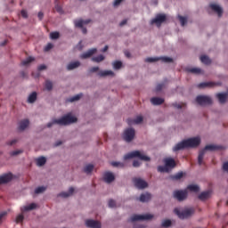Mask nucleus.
I'll return each instance as SVG.
<instances>
[{
  "mask_svg": "<svg viewBox=\"0 0 228 228\" xmlns=\"http://www.w3.org/2000/svg\"><path fill=\"white\" fill-rule=\"evenodd\" d=\"M29 126L28 119H23L19 123V131H24Z\"/></svg>",
  "mask_w": 228,
  "mask_h": 228,
  "instance_id": "obj_21",
  "label": "nucleus"
},
{
  "mask_svg": "<svg viewBox=\"0 0 228 228\" xmlns=\"http://www.w3.org/2000/svg\"><path fill=\"white\" fill-rule=\"evenodd\" d=\"M200 61L201 63H204L205 65H209L211 63V59L206 55L200 56Z\"/></svg>",
  "mask_w": 228,
  "mask_h": 228,
  "instance_id": "obj_35",
  "label": "nucleus"
},
{
  "mask_svg": "<svg viewBox=\"0 0 228 228\" xmlns=\"http://www.w3.org/2000/svg\"><path fill=\"white\" fill-rule=\"evenodd\" d=\"M21 17H23V19H28V12H26V10L21 11Z\"/></svg>",
  "mask_w": 228,
  "mask_h": 228,
  "instance_id": "obj_56",
  "label": "nucleus"
},
{
  "mask_svg": "<svg viewBox=\"0 0 228 228\" xmlns=\"http://www.w3.org/2000/svg\"><path fill=\"white\" fill-rule=\"evenodd\" d=\"M134 134H135V132L134 128H127L124 132L123 138L125 142H133V140L134 139Z\"/></svg>",
  "mask_w": 228,
  "mask_h": 228,
  "instance_id": "obj_12",
  "label": "nucleus"
},
{
  "mask_svg": "<svg viewBox=\"0 0 228 228\" xmlns=\"http://www.w3.org/2000/svg\"><path fill=\"white\" fill-rule=\"evenodd\" d=\"M50 38L52 40H58V38H60V32H52L50 33Z\"/></svg>",
  "mask_w": 228,
  "mask_h": 228,
  "instance_id": "obj_45",
  "label": "nucleus"
},
{
  "mask_svg": "<svg viewBox=\"0 0 228 228\" xmlns=\"http://www.w3.org/2000/svg\"><path fill=\"white\" fill-rule=\"evenodd\" d=\"M93 171H94V165H92V164H88L84 168V172L86 174H92Z\"/></svg>",
  "mask_w": 228,
  "mask_h": 228,
  "instance_id": "obj_38",
  "label": "nucleus"
},
{
  "mask_svg": "<svg viewBox=\"0 0 228 228\" xmlns=\"http://www.w3.org/2000/svg\"><path fill=\"white\" fill-rule=\"evenodd\" d=\"M122 1H124V0H115L114 1V6H118L119 4H120V3H122Z\"/></svg>",
  "mask_w": 228,
  "mask_h": 228,
  "instance_id": "obj_62",
  "label": "nucleus"
},
{
  "mask_svg": "<svg viewBox=\"0 0 228 228\" xmlns=\"http://www.w3.org/2000/svg\"><path fill=\"white\" fill-rule=\"evenodd\" d=\"M173 197L179 202L186 200L188 199V190H177L173 192Z\"/></svg>",
  "mask_w": 228,
  "mask_h": 228,
  "instance_id": "obj_6",
  "label": "nucleus"
},
{
  "mask_svg": "<svg viewBox=\"0 0 228 228\" xmlns=\"http://www.w3.org/2000/svg\"><path fill=\"white\" fill-rule=\"evenodd\" d=\"M142 122H143V117L142 116H137L134 119L133 118L127 119L128 126H133V124H142Z\"/></svg>",
  "mask_w": 228,
  "mask_h": 228,
  "instance_id": "obj_19",
  "label": "nucleus"
},
{
  "mask_svg": "<svg viewBox=\"0 0 228 228\" xmlns=\"http://www.w3.org/2000/svg\"><path fill=\"white\" fill-rule=\"evenodd\" d=\"M17 142H19V140L12 139V141L7 142V145H15V143H17Z\"/></svg>",
  "mask_w": 228,
  "mask_h": 228,
  "instance_id": "obj_55",
  "label": "nucleus"
},
{
  "mask_svg": "<svg viewBox=\"0 0 228 228\" xmlns=\"http://www.w3.org/2000/svg\"><path fill=\"white\" fill-rule=\"evenodd\" d=\"M144 61H146V63H154V61H159V57H148L144 60Z\"/></svg>",
  "mask_w": 228,
  "mask_h": 228,
  "instance_id": "obj_42",
  "label": "nucleus"
},
{
  "mask_svg": "<svg viewBox=\"0 0 228 228\" xmlns=\"http://www.w3.org/2000/svg\"><path fill=\"white\" fill-rule=\"evenodd\" d=\"M133 183L134 184L135 188H138L139 190H144V188H147L149 186V183L145 182L142 178H133Z\"/></svg>",
  "mask_w": 228,
  "mask_h": 228,
  "instance_id": "obj_11",
  "label": "nucleus"
},
{
  "mask_svg": "<svg viewBox=\"0 0 228 228\" xmlns=\"http://www.w3.org/2000/svg\"><path fill=\"white\" fill-rule=\"evenodd\" d=\"M22 150H17L10 152V156H19V154H22Z\"/></svg>",
  "mask_w": 228,
  "mask_h": 228,
  "instance_id": "obj_50",
  "label": "nucleus"
},
{
  "mask_svg": "<svg viewBox=\"0 0 228 228\" xmlns=\"http://www.w3.org/2000/svg\"><path fill=\"white\" fill-rule=\"evenodd\" d=\"M152 218H154V216L151 214L133 215L130 217V222H143V220H152Z\"/></svg>",
  "mask_w": 228,
  "mask_h": 228,
  "instance_id": "obj_8",
  "label": "nucleus"
},
{
  "mask_svg": "<svg viewBox=\"0 0 228 228\" xmlns=\"http://www.w3.org/2000/svg\"><path fill=\"white\" fill-rule=\"evenodd\" d=\"M55 10L61 15L63 14V8L60 5V1H55Z\"/></svg>",
  "mask_w": 228,
  "mask_h": 228,
  "instance_id": "obj_36",
  "label": "nucleus"
},
{
  "mask_svg": "<svg viewBox=\"0 0 228 228\" xmlns=\"http://www.w3.org/2000/svg\"><path fill=\"white\" fill-rule=\"evenodd\" d=\"M133 158H138L142 161H151V158L142 153L140 151H134L124 156L125 160L133 159Z\"/></svg>",
  "mask_w": 228,
  "mask_h": 228,
  "instance_id": "obj_4",
  "label": "nucleus"
},
{
  "mask_svg": "<svg viewBox=\"0 0 228 228\" xmlns=\"http://www.w3.org/2000/svg\"><path fill=\"white\" fill-rule=\"evenodd\" d=\"M167 20V15L163 13H159L156 15L154 19L151 20V24H156L158 28L163 24Z\"/></svg>",
  "mask_w": 228,
  "mask_h": 228,
  "instance_id": "obj_9",
  "label": "nucleus"
},
{
  "mask_svg": "<svg viewBox=\"0 0 228 228\" xmlns=\"http://www.w3.org/2000/svg\"><path fill=\"white\" fill-rule=\"evenodd\" d=\"M164 163L166 165V167H167V168L169 170H172V168H175L176 167V163H175V160L172 158H167L164 159Z\"/></svg>",
  "mask_w": 228,
  "mask_h": 228,
  "instance_id": "obj_17",
  "label": "nucleus"
},
{
  "mask_svg": "<svg viewBox=\"0 0 228 228\" xmlns=\"http://www.w3.org/2000/svg\"><path fill=\"white\" fill-rule=\"evenodd\" d=\"M81 97H83L82 94H77V95L69 98L68 101H69V102H75V101H79V99H81Z\"/></svg>",
  "mask_w": 228,
  "mask_h": 228,
  "instance_id": "obj_43",
  "label": "nucleus"
},
{
  "mask_svg": "<svg viewBox=\"0 0 228 228\" xmlns=\"http://www.w3.org/2000/svg\"><path fill=\"white\" fill-rule=\"evenodd\" d=\"M33 209H37V204L36 203H31L28 206H24L23 208H21V211H33Z\"/></svg>",
  "mask_w": 228,
  "mask_h": 228,
  "instance_id": "obj_27",
  "label": "nucleus"
},
{
  "mask_svg": "<svg viewBox=\"0 0 228 228\" xmlns=\"http://www.w3.org/2000/svg\"><path fill=\"white\" fill-rule=\"evenodd\" d=\"M77 122V118L71 116V114H67L60 119H54L53 122L47 124V127H53V124H59V126H69V124H74Z\"/></svg>",
  "mask_w": 228,
  "mask_h": 228,
  "instance_id": "obj_2",
  "label": "nucleus"
},
{
  "mask_svg": "<svg viewBox=\"0 0 228 228\" xmlns=\"http://www.w3.org/2000/svg\"><path fill=\"white\" fill-rule=\"evenodd\" d=\"M112 67L115 70H119V69H122V61H116L112 63Z\"/></svg>",
  "mask_w": 228,
  "mask_h": 228,
  "instance_id": "obj_37",
  "label": "nucleus"
},
{
  "mask_svg": "<svg viewBox=\"0 0 228 228\" xmlns=\"http://www.w3.org/2000/svg\"><path fill=\"white\" fill-rule=\"evenodd\" d=\"M24 221V215L20 214L19 216H17L16 217V224H20V222Z\"/></svg>",
  "mask_w": 228,
  "mask_h": 228,
  "instance_id": "obj_51",
  "label": "nucleus"
},
{
  "mask_svg": "<svg viewBox=\"0 0 228 228\" xmlns=\"http://www.w3.org/2000/svg\"><path fill=\"white\" fill-rule=\"evenodd\" d=\"M31 61H35V58L28 57L21 62V65H23V66L29 65V63H31Z\"/></svg>",
  "mask_w": 228,
  "mask_h": 228,
  "instance_id": "obj_47",
  "label": "nucleus"
},
{
  "mask_svg": "<svg viewBox=\"0 0 228 228\" xmlns=\"http://www.w3.org/2000/svg\"><path fill=\"white\" fill-rule=\"evenodd\" d=\"M37 17H38L39 20H42V19H44V12H39L38 14H37Z\"/></svg>",
  "mask_w": 228,
  "mask_h": 228,
  "instance_id": "obj_61",
  "label": "nucleus"
},
{
  "mask_svg": "<svg viewBox=\"0 0 228 228\" xmlns=\"http://www.w3.org/2000/svg\"><path fill=\"white\" fill-rule=\"evenodd\" d=\"M170 225H172V221H170V219H166L161 224V226L165 228L170 227Z\"/></svg>",
  "mask_w": 228,
  "mask_h": 228,
  "instance_id": "obj_48",
  "label": "nucleus"
},
{
  "mask_svg": "<svg viewBox=\"0 0 228 228\" xmlns=\"http://www.w3.org/2000/svg\"><path fill=\"white\" fill-rule=\"evenodd\" d=\"M91 21H92L91 20H75L74 24H75L76 28H81L82 33L84 35H86V33H87L86 28H85L83 26H84V24H90Z\"/></svg>",
  "mask_w": 228,
  "mask_h": 228,
  "instance_id": "obj_10",
  "label": "nucleus"
},
{
  "mask_svg": "<svg viewBox=\"0 0 228 228\" xmlns=\"http://www.w3.org/2000/svg\"><path fill=\"white\" fill-rule=\"evenodd\" d=\"M72 193H74V187H70L69 189L68 192H61L59 194V197H62L63 199H67L68 197H70V195H72Z\"/></svg>",
  "mask_w": 228,
  "mask_h": 228,
  "instance_id": "obj_26",
  "label": "nucleus"
},
{
  "mask_svg": "<svg viewBox=\"0 0 228 228\" xmlns=\"http://www.w3.org/2000/svg\"><path fill=\"white\" fill-rule=\"evenodd\" d=\"M209 8H211L213 12L217 13L218 17H222V15L224 14V9H222V7H220V5L216 4H210Z\"/></svg>",
  "mask_w": 228,
  "mask_h": 228,
  "instance_id": "obj_16",
  "label": "nucleus"
},
{
  "mask_svg": "<svg viewBox=\"0 0 228 228\" xmlns=\"http://www.w3.org/2000/svg\"><path fill=\"white\" fill-rule=\"evenodd\" d=\"M117 207V202L113 200H109V208H116Z\"/></svg>",
  "mask_w": 228,
  "mask_h": 228,
  "instance_id": "obj_54",
  "label": "nucleus"
},
{
  "mask_svg": "<svg viewBox=\"0 0 228 228\" xmlns=\"http://www.w3.org/2000/svg\"><path fill=\"white\" fill-rule=\"evenodd\" d=\"M36 101H37V92H33L32 94H29L28 98V102H29V104H33V102H35Z\"/></svg>",
  "mask_w": 228,
  "mask_h": 228,
  "instance_id": "obj_32",
  "label": "nucleus"
},
{
  "mask_svg": "<svg viewBox=\"0 0 228 228\" xmlns=\"http://www.w3.org/2000/svg\"><path fill=\"white\" fill-rule=\"evenodd\" d=\"M98 76H100V77H106L107 76H115V72H113L112 70H103V71H100L98 73Z\"/></svg>",
  "mask_w": 228,
  "mask_h": 228,
  "instance_id": "obj_24",
  "label": "nucleus"
},
{
  "mask_svg": "<svg viewBox=\"0 0 228 228\" xmlns=\"http://www.w3.org/2000/svg\"><path fill=\"white\" fill-rule=\"evenodd\" d=\"M159 58L164 63H172V61H174V59H172L170 57H159Z\"/></svg>",
  "mask_w": 228,
  "mask_h": 228,
  "instance_id": "obj_46",
  "label": "nucleus"
},
{
  "mask_svg": "<svg viewBox=\"0 0 228 228\" xmlns=\"http://www.w3.org/2000/svg\"><path fill=\"white\" fill-rule=\"evenodd\" d=\"M216 84L215 82H203L198 85L200 88H213Z\"/></svg>",
  "mask_w": 228,
  "mask_h": 228,
  "instance_id": "obj_22",
  "label": "nucleus"
},
{
  "mask_svg": "<svg viewBox=\"0 0 228 228\" xmlns=\"http://www.w3.org/2000/svg\"><path fill=\"white\" fill-rule=\"evenodd\" d=\"M172 106H174V108H177V110H181L183 108V105L176 102L173 103Z\"/></svg>",
  "mask_w": 228,
  "mask_h": 228,
  "instance_id": "obj_59",
  "label": "nucleus"
},
{
  "mask_svg": "<svg viewBox=\"0 0 228 228\" xmlns=\"http://www.w3.org/2000/svg\"><path fill=\"white\" fill-rule=\"evenodd\" d=\"M158 172H161V173L166 172V173H168V172H170V169L167 168V165L165 164V166H159V167H158Z\"/></svg>",
  "mask_w": 228,
  "mask_h": 228,
  "instance_id": "obj_41",
  "label": "nucleus"
},
{
  "mask_svg": "<svg viewBox=\"0 0 228 228\" xmlns=\"http://www.w3.org/2000/svg\"><path fill=\"white\" fill-rule=\"evenodd\" d=\"M185 190H189V191H194L195 193H197V191H199L200 188L199 187V185L189 184Z\"/></svg>",
  "mask_w": 228,
  "mask_h": 228,
  "instance_id": "obj_30",
  "label": "nucleus"
},
{
  "mask_svg": "<svg viewBox=\"0 0 228 228\" xmlns=\"http://www.w3.org/2000/svg\"><path fill=\"white\" fill-rule=\"evenodd\" d=\"M223 170H224V172H228V162H224L223 164Z\"/></svg>",
  "mask_w": 228,
  "mask_h": 228,
  "instance_id": "obj_57",
  "label": "nucleus"
},
{
  "mask_svg": "<svg viewBox=\"0 0 228 228\" xmlns=\"http://www.w3.org/2000/svg\"><path fill=\"white\" fill-rule=\"evenodd\" d=\"M95 53H97V48L89 49L87 52H85L84 53H82L80 55V58L81 60H86L88 58H92V56H94Z\"/></svg>",
  "mask_w": 228,
  "mask_h": 228,
  "instance_id": "obj_14",
  "label": "nucleus"
},
{
  "mask_svg": "<svg viewBox=\"0 0 228 228\" xmlns=\"http://www.w3.org/2000/svg\"><path fill=\"white\" fill-rule=\"evenodd\" d=\"M183 177H184V174L183 173V171L176 173L174 175L170 176V179H172L173 181H179L181 179H183Z\"/></svg>",
  "mask_w": 228,
  "mask_h": 228,
  "instance_id": "obj_28",
  "label": "nucleus"
},
{
  "mask_svg": "<svg viewBox=\"0 0 228 228\" xmlns=\"http://www.w3.org/2000/svg\"><path fill=\"white\" fill-rule=\"evenodd\" d=\"M133 228H145V227H143V225L142 224H134Z\"/></svg>",
  "mask_w": 228,
  "mask_h": 228,
  "instance_id": "obj_64",
  "label": "nucleus"
},
{
  "mask_svg": "<svg viewBox=\"0 0 228 228\" xmlns=\"http://www.w3.org/2000/svg\"><path fill=\"white\" fill-rule=\"evenodd\" d=\"M80 65H81V62H79L78 61H74V62H70L69 64H68L67 69L68 70H74V69H77V67H79Z\"/></svg>",
  "mask_w": 228,
  "mask_h": 228,
  "instance_id": "obj_25",
  "label": "nucleus"
},
{
  "mask_svg": "<svg viewBox=\"0 0 228 228\" xmlns=\"http://www.w3.org/2000/svg\"><path fill=\"white\" fill-rule=\"evenodd\" d=\"M86 227H89V228H101L102 227L101 222L95 221L93 219H87L86 221Z\"/></svg>",
  "mask_w": 228,
  "mask_h": 228,
  "instance_id": "obj_15",
  "label": "nucleus"
},
{
  "mask_svg": "<svg viewBox=\"0 0 228 228\" xmlns=\"http://www.w3.org/2000/svg\"><path fill=\"white\" fill-rule=\"evenodd\" d=\"M110 165L112 166V167H119L120 168H124V167H125V165H124V163H122V162H117V161H112L111 163H110Z\"/></svg>",
  "mask_w": 228,
  "mask_h": 228,
  "instance_id": "obj_49",
  "label": "nucleus"
},
{
  "mask_svg": "<svg viewBox=\"0 0 228 228\" xmlns=\"http://www.w3.org/2000/svg\"><path fill=\"white\" fill-rule=\"evenodd\" d=\"M196 102L200 106H208L209 104H213V100L209 96L206 95H198L196 97Z\"/></svg>",
  "mask_w": 228,
  "mask_h": 228,
  "instance_id": "obj_7",
  "label": "nucleus"
},
{
  "mask_svg": "<svg viewBox=\"0 0 228 228\" xmlns=\"http://www.w3.org/2000/svg\"><path fill=\"white\" fill-rule=\"evenodd\" d=\"M174 213L180 218V220H186V218H190V216L195 214V208H188L183 210L180 208H175Z\"/></svg>",
  "mask_w": 228,
  "mask_h": 228,
  "instance_id": "obj_3",
  "label": "nucleus"
},
{
  "mask_svg": "<svg viewBox=\"0 0 228 228\" xmlns=\"http://www.w3.org/2000/svg\"><path fill=\"white\" fill-rule=\"evenodd\" d=\"M210 196H211V191H203L199 195V199L200 200H206V199H209Z\"/></svg>",
  "mask_w": 228,
  "mask_h": 228,
  "instance_id": "obj_29",
  "label": "nucleus"
},
{
  "mask_svg": "<svg viewBox=\"0 0 228 228\" xmlns=\"http://www.w3.org/2000/svg\"><path fill=\"white\" fill-rule=\"evenodd\" d=\"M178 19L180 20L181 26H183V27L186 26V24L188 23V19H186V17L178 15Z\"/></svg>",
  "mask_w": 228,
  "mask_h": 228,
  "instance_id": "obj_39",
  "label": "nucleus"
},
{
  "mask_svg": "<svg viewBox=\"0 0 228 228\" xmlns=\"http://www.w3.org/2000/svg\"><path fill=\"white\" fill-rule=\"evenodd\" d=\"M45 69H47V66H45L44 64L38 66V70H45Z\"/></svg>",
  "mask_w": 228,
  "mask_h": 228,
  "instance_id": "obj_63",
  "label": "nucleus"
},
{
  "mask_svg": "<svg viewBox=\"0 0 228 228\" xmlns=\"http://www.w3.org/2000/svg\"><path fill=\"white\" fill-rule=\"evenodd\" d=\"M45 163H47V159H45V157H41L37 159V167H44Z\"/></svg>",
  "mask_w": 228,
  "mask_h": 228,
  "instance_id": "obj_31",
  "label": "nucleus"
},
{
  "mask_svg": "<svg viewBox=\"0 0 228 228\" xmlns=\"http://www.w3.org/2000/svg\"><path fill=\"white\" fill-rule=\"evenodd\" d=\"M222 149V146L215 145V144H208L205 146V148L200 151L198 156V163L199 165H202V161L204 159V155L206 154V151H210L213 152V151H220Z\"/></svg>",
  "mask_w": 228,
  "mask_h": 228,
  "instance_id": "obj_5",
  "label": "nucleus"
},
{
  "mask_svg": "<svg viewBox=\"0 0 228 228\" xmlns=\"http://www.w3.org/2000/svg\"><path fill=\"white\" fill-rule=\"evenodd\" d=\"M186 71L191 72V74H200V72H202V69H200V68H188Z\"/></svg>",
  "mask_w": 228,
  "mask_h": 228,
  "instance_id": "obj_34",
  "label": "nucleus"
},
{
  "mask_svg": "<svg viewBox=\"0 0 228 228\" xmlns=\"http://www.w3.org/2000/svg\"><path fill=\"white\" fill-rule=\"evenodd\" d=\"M165 88V84H158L156 86V92H161Z\"/></svg>",
  "mask_w": 228,
  "mask_h": 228,
  "instance_id": "obj_53",
  "label": "nucleus"
},
{
  "mask_svg": "<svg viewBox=\"0 0 228 228\" xmlns=\"http://www.w3.org/2000/svg\"><path fill=\"white\" fill-rule=\"evenodd\" d=\"M104 60L105 57L102 54L92 58V61H94L95 63H101V61H104Z\"/></svg>",
  "mask_w": 228,
  "mask_h": 228,
  "instance_id": "obj_33",
  "label": "nucleus"
},
{
  "mask_svg": "<svg viewBox=\"0 0 228 228\" xmlns=\"http://www.w3.org/2000/svg\"><path fill=\"white\" fill-rule=\"evenodd\" d=\"M13 179V175L12 173L4 174L0 176V184H6Z\"/></svg>",
  "mask_w": 228,
  "mask_h": 228,
  "instance_id": "obj_13",
  "label": "nucleus"
},
{
  "mask_svg": "<svg viewBox=\"0 0 228 228\" xmlns=\"http://www.w3.org/2000/svg\"><path fill=\"white\" fill-rule=\"evenodd\" d=\"M103 180L105 181V183H108L110 184V183H113V181H115V175H113V173L111 172H106L103 175Z\"/></svg>",
  "mask_w": 228,
  "mask_h": 228,
  "instance_id": "obj_18",
  "label": "nucleus"
},
{
  "mask_svg": "<svg viewBox=\"0 0 228 228\" xmlns=\"http://www.w3.org/2000/svg\"><path fill=\"white\" fill-rule=\"evenodd\" d=\"M53 47H54V45H53L52 43H48V44L46 45V46L45 47V53L51 51V49H53Z\"/></svg>",
  "mask_w": 228,
  "mask_h": 228,
  "instance_id": "obj_52",
  "label": "nucleus"
},
{
  "mask_svg": "<svg viewBox=\"0 0 228 228\" xmlns=\"http://www.w3.org/2000/svg\"><path fill=\"white\" fill-rule=\"evenodd\" d=\"M45 190H47V187L40 186V187H37V188L35 190V193H36L37 195H38L39 193H44V191H45Z\"/></svg>",
  "mask_w": 228,
  "mask_h": 228,
  "instance_id": "obj_44",
  "label": "nucleus"
},
{
  "mask_svg": "<svg viewBox=\"0 0 228 228\" xmlns=\"http://www.w3.org/2000/svg\"><path fill=\"white\" fill-rule=\"evenodd\" d=\"M89 72H99V67H93L89 69Z\"/></svg>",
  "mask_w": 228,
  "mask_h": 228,
  "instance_id": "obj_58",
  "label": "nucleus"
},
{
  "mask_svg": "<svg viewBox=\"0 0 228 228\" xmlns=\"http://www.w3.org/2000/svg\"><path fill=\"white\" fill-rule=\"evenodd\" d=\"M200 145V137H192L187 140L182 141L178 142L174 148V152H177V151H183V149H195V147H199Z\"/></svg>",
  "mask_w": 228,
  "mask_h": 228,
  "instance_id": "obj_1",
  "label": "nucleus"
},
{
  "mask_svg": "<svg viewBox=\"0 0 228 228\" xmlns=\"http://www.w3.org/2000/svg\"><path fill=\"white\" fill-rule=\"evenodd\" d=\"M151 199V193L146 192L144 194H141L139 200L140 202H149Z\"/></svg>",
  "mask_w": 228,
  "mask_h": 228,
  "instance_id": "obj_23",
  "label": "nucleus"
},
{
  "mask_svg": "<svg viewBox=\"0 0 228 228\" xmlns=\"http://www.w3.org/2000/svg\"><path fill=\"white\" fill-rule=\"evenodd\" d=\"M140 165H141L140 161H138V160H134V162H133V167H140Z\"/></svg>",
  "mask_w": 228,
  "mask_h": 228,
  "instance_id": "obj_60",
  "label": "nucleus"
},
{
  "mask_svg": "<svg viewBox=\"0 0 228 228\" xmlns=\"http://www.w3.org/2000/svg\"><path fill=\"white\" fill-rule=\"evenodd\" d=\"M151 104H153V106H160V104H163V102H165V99L159 97H153L151 99Z\"/></svg>",
  "mask_w": 228,
  "mask_h": 228,
  "instance_id": "obj_20",
  "label": "nucleus"
},
{
  "mask_svg": "<svg viewBox=\"0 0 228 228\" xmlns=\"http://www.w3.org/2000/svg\"><path fill=\"white\" fill-rule=\"evenodd\" d=\"M45 88L48 91L51 92L53 90V82L51 80H46L45 84Z\"/></svg>",
  "mask_w": 228,
  "mask_h": 228,
  "instance_id": "obj_40",
  "label": "nucleus"
}]
</instances>
